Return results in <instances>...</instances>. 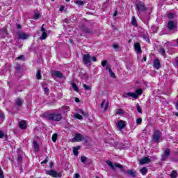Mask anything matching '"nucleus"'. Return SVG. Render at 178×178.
<instances>
[{
    "label": "nucleus",
    "instance_id": "obj_48",
    "mask_svg": "<svg viewBox=\"0 0 178 178\" xmlns=\"http://www.w3.org/2000/svg\"><path fill=\"white\" fill-rule=\"evenodd\" d=\"M0 118L2 120L5 119V114H3V113L1 110H0Z\"/></svg>",
    "mask_w": 178,
    "mask_h": 178
},
{
    "label": "nucleus",
    "instance_id": "obj_62",
    "mask_svg": "<svg viewBox=\"0 0 178 178\" xmlns=\"http://www.w3.org/2000/svg\"><path fill=\"white\" fill-rule=\"evenodd\" d=\"M74 177H75V178H80V174L76 173V174L74 175Z\"/></svg>",
    "mask_w": 178,
    "mask_h": 178
},
{
    "label": "nucleus",
    "instance_id": "obj_4",
    "mask_svg": "<svg viewBox=\"0 0 178 178\" xmlns=\"http://www.w3.org/2000/svg\"><path fill=\"white\" fill-rule=\"evenodd\" d=\"M143 94V90L142 89H137L135 91V93L133 92H127V95L129 97H131L132 98H135V99H137L138 98L139 95H141Z\"/></svg>",
    "mask_w": 178,
    "mask_h": 178
},
{
    "label": "nucleus",
    "instance_id": "obj_5",
    "mask_svg": "<svg viewBox=\"0 0 178 178\" xmlns=\"http://www.w3.org/2000/svg\"><path fill=\"white\" fill-rule=\"evenodd\" d=\"M46 175H48L49 176H52V177H62V172H57L54 170L46 171Z\"/></svg>",
    "mask_w": 178,
    "mask_h": 178
},
{
    "label": "nucleus",
    "instance_id": "obj_44",
    "mask_svg": "<svg viewBox=\"0 0 178 178\" xmlns=\"http://www.w3.org/2000/svg\"><path fill=\"white\" fill-rule=\"evenodd\" d=\"M76 119H79V120H82L83 116L79 113L75 114Z\"/></svg>",
    "mask_w": 178,
    "mask_h": 178
},
{
    "label": "nucleus",
    "instance_id": "obj_34",
    "mask_svg": "<svg viewBox=\"0 0 178 178\" xmlns=\"http://www.w3.org/2000/svg\"><path fill=\"white\" fill-rule=\"evenodd\" d=\"M36 79L38 80H41V70H38L36 72Z\"/></svg>",
    "mask_w": 178,
    "mask_h": 178
},
{
    "label": "nucleus",
    "instance_id": "obj_1",
    "mask_svg": "<svg viewBox=\"0 0 178 178\" xmlns=\"http://www.w3.org/2000/svg\"><path fill=\"white\" fill-rule=\"evenodd\" d=\"M43 118L46 119V120H50V122H60L63 117L62 113L47 111L43 114Z\"/></svg>",
    "mask_w": 178,
    "mask_h": 178
},
{
    "label": "nucleus",
    "instance_id": "obj_56",
    "mask_svg": "<svg viewBox=\"0 0 178 178\" xmlns=\"http://www.w3.org/2000/svg\"><path fill=\"white\" fill-rule=\"evenodd\" d=\"M41 31L42 33L47 32V31L45 30V28H44V24L42 25Z\"/></svg>",
    "mask_w": 178,
    "mask_h": 178
},
{
    "label": "nucleus",
    "instance_id": "obj_47",
    "mask_svg": "<svg viewBox=\"0 0 178 178\" xmlns=\"http://www.w3.org/2000/svg\"><path fill=\"white\" fill-rule=\"evenodd\" d=\"M0 178H5V176L3 175V171L2 170V168L0 167Z\"/></svg>",
    "mask_w": 178,
    "mask_h": 178
},
{
    "label": "nucleus",
    "instance_id": "obj_58",
    "mask_svg": "<svg viewBox=\"0 0 178 178\" xmlns=\"http://www.w3.org/2000/svg\"><path fill=\"white\" fill-rule=\"evenodd\" d=\"M3 136H5L3 132H2V131H0V138H3Z\"/></svg>",
    "mask_w": 178,
    "mask_h": 178
},
{
    "label": "nucleus",
    "instance_id": "obj_6",
    "mask_svg": "<svg viewBox=\"0 0 178 178\" xmlns=\"http://www.w3.org/2000/svg\"><path fill=\"white\" fill-rule=\"evenodd\" d=\"M91 58V56L90 54H84L83 56V62L84 65H87L88 66L91 65V60H90Z\"/></svg>",
    "mask_w": 178,
    "mask_h": 178
},
{
    "label": "nucleus",
    "instance_id": "obj_24",
    "mask_svg": "<svg viewBox=\"0 0 178 178\" xmlns=\"http://www.w3.org/2000/svg\"><path fill=\"white\" fill-rule=\"evenodd\" d=\"M82 30L84 33H87V34H92V31L88 28L83 27Z\"/></svg>",
    "mask_w": 178,
    "mask_h": 178
},
{
    "label": "nucleus",
    "instance_id": "obj_59",
    "mask_svg": "<svg viewBox=\"0 0 178 178\" xmlns=\"http://www.w3.org/2000/svg\"><path fill=\"white\" fill-rule=\"evenodd\" d=\"M16 26H17V29H18V30L22 29V25H20V24H17Z\"/></svg>",
    "mask_w": 178,
    "mask_h": 178
},
{
    "label": "nucleus",
    "instance_id": "obj_16",
    "mask_svg": "<svg viewBox=\"0 0 178 178\" xmlns=\"http://www.w3.org/2000/svg\"><path fill=\"white\" fill-rule=\"evenodd\" d=\"M153 66L154 69H159V67H161V61L158 59H155L154 60Z\"/></svg>",
    "mask_w": 178,
    "mask_h": 178
},
{
    "label": "nucleus",
    "instance_id": "obj_12",
    "mask_svg": "<svg viewBox=\"0 0 178 178\" xmlns=\"http://www.w3.org/2000/svg\"><path fill=\"white\" fill-rule=\"evenodd\" d=\"M117 127L120 130H123L126 127V123L123 120H120L117 123Z\"/></svg>",
    "mask_w": 178,
    "mask_h": 178
},
{
    "label": "nucleus",
    "instance_id": "obj_10",
    "mask_svg": "<svg viewBox=\"0 0 178 178\" xmlns=\"http://www.w3.org/2000/svg\"><path fill=\"white\" fill-rule=\"evenodd\" d=\"M19 40H27L30 35L26 33H17Z\"/></svg>",
    "mask_w": 178,
    "mask_h": 178
},
{
    "label": "nucleus",
    "instance_id": "obj_7",
    "mask_svg": "<svg viewBox=\"0 0 178 178\" xmlns=\"http://www.w3.org/2000/svg\"><path fill=\"white\" fill-rule=\"evenodd\" d=\"M177 27V25L176 24V22L172 20L168 21L167 29H168L169 31H173V30H175Z\"/></svg>",
    "mask_w": 178,
    "mask_h": 178
},
{
    "label": "nucleus",
    "instance_id": "obj_61",
    "mask_svg": "<svg viewBox=\"0 0 178 178\" xmlns=\"http://www.w3.org/2000/svg\"><path fill=\"white\" fill-rule=\"evenodd\" d=\"M80 113H81V115H83L84 116H87V114H86V112H84L82 110H81Z\"/></svg>",
    "mask_w": 178,
    "mask_h": 178
},
{
    "label": "nucleus",
    "instance_id": "obj_2",
    "mask_svg": "<svg viewBox=\"0 0 178 178\" xmlns=\"http://www.w3.org/2000/svg\"><path fill=\"white\" fill-rule=\"evenodd\" d=\"M162 138V132L158 129L155 130L152 135V140L154 143H159Z\"/></svg>",
    "mask_w": 178,
    "mask_h": 178
},
{
    "label": "nucleus",
    "instance_id": "obj_27",
    "mask_svg": "<svg viewBox=\"0 0 178 178\" xmlns=\"http://www.w3.org/2000/svg\"><path fill=\"white\" fill-rule=\"evenodd\" d=\"M74 3H76V5H78V6H84V1L81 0H75Z\"/></svg>",
    "mask_w": 178,
    "mask_h": 178
},
{
    "label": "nucleus",
    "instance_id": "obj_23",
    "mask_svg": "<svg viewBox=\"0 0 178 178\" xmlns=\"http://www.w3.org/2000/svg\"><path fill=\"white\" fill-rule=\"evenodd\" d=\"M33 147H34L35 151H36V152H38V151H40V145L35 140L33 141Z\"/></svg>",
    "mask_w": 178,
    "mask_h": 178
},
{
    "label": "nucleus",
    "instance_id": "obj_30",
    "mask_svg": "<svg viewBox=\"0 0 178 178\" xmlns=\"http://www.w3.org/2000/svg\"><path fill=\"white\" fill-rule=\"evenodd\" d=\"M47 37H48L47 32H42L41 36L40 37V40H47Z\"/></svg>",
    "mask_w": 178,
    "mask_h": 178
},
{
    "label": "nucleus",
    "instance_id": "obj_25",
    "mask_svg": "<svg viewBox=\"0 0 178 178\" xmlns=\"http://www.w3.org/2000/svg\"><path fill=\"white\" fill-rule=\"evenodd\" d=\"M141 174L144 176V175H147L148 173V168L147 167H143L140 169Z\"/></svg>",
    "mask_w": 178,
    "mask_h": 178
},
{
    "label": "nucleus",
    "instance_id": "obj_64",
    "mask_svg": "<svg viewBox=\"0 0 178 178\" xmlns=\"http://www.w3.org/2000/svg\"><path fill=\"white\" fill-rule=\"evenodd\" d=\"M24 58V55H21L19 57H17V59L21 60V59H23Z\"/></svg>",
    "mask_w": 178,
    "mask_h": 178
},
{
    "label": "nucleus",
    "instance_id": "obj_36",
    "mask_svg": "<svg viewBox=\"0 0 178 178\" xmlns=\"http://www.w3.org/2000/svg\"><path fill=\"white\" fill-rule=\"evenodd\" d=\"M115 168H119V169H121V170H122L123 172H124V168H123V165L118 163H115Z\"/></svg>",
    "mask_w": 178,
    "mask_h": 178
},
{
    "label": "nucleus",
    "instance_id": "obj_28",
    "mask_svg": "<svg viewBox=\"0 0 178 178\" xmlns=\"http://www.w3.org/2000/svg\"><path fill=\"white\" fill-rule=\"evenodd\" d=\"M110 145L115 147V145H118V142L115 141V139H111L107 142Z\"/></svg>",
    "mask_w": 178,
    "mask_h": 178
},
{
    "label": "nucleus",
    "instance_id": "obj_60",
    "mask_svg": "<svg viewBox=\"0 0 178 178\" xmlns=\"http://www.w3.org/2000/svg\"><path fill=\"white\" fill-rule=\"evenodd\" d=\"M63 10H65V6H61L60 8V11L63 12Z\"/></svg>",
    "mask_w": 178,
    "mask_h": 178
},
{
    "label": "nucleus",
    "instance_id": "obj_50",
    "mask_svg": "<svg viewBox=\"0 0 178 178\" xmlns=\"http://www.w3.org/2000/svg\"><path fill=\"white\" fill-rule=\"evenodd\" d=\"M106 63H108V61L106 60H104L102 61V66L105 67L106 66Z\"/></svg>",
    "mask_w": 178,
    "mask_h": 178
},
{
    "label": "nucleus",
    "instance_id": "obj_57",
    "mask_svg": "<svg viewBox=\"0 0 178 178\" xmlns=\"http://www.w3.org/2000/svg\"><path fill=\"white\" fill-rule=\"evenodd\" d=\"M106 70H108V72H109L110 70H112V69L111 68V65H106Z\"/></svg>",
    "mask_w": 178,
    "mask_h": 178
},
{
    "label": "nucleus",
    "instance_id": "obj_15",
    "mask_svg": "<svg viewBox=\"0 0 178 178\" xmlns=\"http://www.w3.org/2000/svg\"><path fill=\"white\" fill-rule=\"evenodd\" d=\"M51 74L55 77H58V79H62V77H63V74L59 71H54L51 72Z\"/></svg>",
    "mask_w": 178,
    "mask_h": 178
},
{
    "label": "nucleus",
    "instance_id": "obj_45",
    "mask_svg": "<svg viewBox=\"0 0 178 178\" xmlns=\"http://www.w3.org/2000/svg\"><path fill=\"white\" fill-rule=\"evenodd\" d=\"M83 88H85V90H88V91H90V90H91V87L87 86L86 84H83Z\"/></svg>",
    "mask_w": 178,
    "mask_h": 178
},
{
    "label": "nucleus",
    "instance_id": "obj_26",
    "mask_svg": "<svg viewBox=\"0 0 178 178\" xmlns=\"http://www.w3.org/2000/svg\"><path fill=\"white\" fill-rule=\"evenodd\" d=\"M15 104L17 106H22V104H23V101H22V99L17 98L15 99Z\"/></svg>",
    "mask_w": 178,
    "mask_h": 178
},
{
    "label": "nucleus",
    "instance_id": "obj_35",
    "mask_svg": "<svg viewBox=\"0 0 178 178\" xmlns=\"http://www.w3.org/2000/svg\"><path fill=\"white\" fill-rule=\"evenodd\" d=\"M51 140L53 143H56V140H58V134H54L51 137Z\"/></svg>",
    "mask_w": 178,
    "mask_h": 178
},
{
    "label": "nucleus",
    "instance_id": "obj_22",
    "mask_svg": "<svg viewBox=\"0 0 178 178\" xmlns=\"http://www.w3.org/2000/svg\"><path fill=\"white\" fill-rule=\"evenodd\" d=\"M80 148H81L80 146H76L75 147H73L74 155H75L76 156L79 155V149H80Z\"/></svg>",
    "mask_w": 178,
    "mask_h": 178
},
{
    "label": "nucleus",
    "instance_id": "obj_19",
    "mask_svg": "<svg viewBox=\"0 0 178 178\" xmlns=\"http://www.w3.org/2000/svg\"><path fill=\"white\" fill-rule=\"evenodd\" d=\"M131 24L134 27H138V24L137 23V19H136L135 16L131 17Z\"/></svg>",
    "mask_w": 178,
    "mask_h": 178
},
{
    "label": "nucleus",
    "instance_id": "obj_31",
    "mask_svg": "<svg viewBox=\"0 0 178 178\" xmlns=\"http://www.w3.org/2000/svg\"><path fill=\"white\" fill-rule=\"evenodd\" d=\"M159 52V54H161V55H162L163 56H166V52H165V48L161 47Z\"/></svg>",
    "mask_w": 178,
    "mask_h": 178
},
{
    "label": "nucleus",
    "instance_id": "obj_8",
    "mask_svg": "<svg viewBox=\"0 0 178 178\" xmlns=\"http://www.w3.org/2000/svg\"><path fill=\"white\" fill-rule=\"evenodd\" d=\"M170 156V149H165L164 150L163 154L161 156V161H165Z\"/></svg>",
    "mask_w": 178,
    "mask_h": 178
},
{
    "label": "nucleus",
    "instance_id": "obj_53",
    "mask_svg": "<svg viewBox=\"0 0 178 178\" xmlns=\"http://www.w3.org/2000/svg\"><path fill=\"white\" fill-rule=\"evenodd\" d=\"M48 163V156L45 158V159L41 162V164L43 165V163Z\"/></svg>",
    "mask_w": 178,
    "mask_h": 178
},
{
    "label": "nucleus",
    "instance_id": "obj_49",
    "mask_svg": "<svg viewBox=\"0 0 178 178\" xmlns=\"http://www.w3.org/2000/svg\"><path fill=\"white\" fill-rule=\"evenodd\" d=\"M175 60V63H174V66L175 67H177V66H178V57H176Z\"/></svg>",
    "mask_w": 178,
    "mask_h": 178
},
{
    "label": "nucleus",
    "instance_id": "obj_20",
    "mask_svg": "<svg viewBox=\"0 0 178 178\" xmlns=\"http://www.w3.org/2000/svg\"><path fill=\"white\" fill-rule=\"evenodd\" d=\"M142 37L145 41H147V42H149V35H148V33H145L142 35Z\"/></svg>",
    "mask_w": 178,
    "mask_h": 178
},
{
    "label": "nucleus",
    "instance_id": "obj_39",
    "mask_svg": "<svg viewBox=\"0 0 178 178\" xmlns=\"http://www.w3.org/2000/svg\"><path fill=\"white\" fill-rule=\"evenodd\" d=\"M167 17L170 19H175V14L169 13L168 14H167Z\"/></svg>",
    "mask_w": 178,
    "mask_h": 178
},
{
    "label": "nucleus",
    "instance_id": "obj_37",
    "mask_svg": "<svg viewBox=\"0 0 178 178\" xmlns=\"http://www.w3.org/2000/svg\"><path fill=\"white\" fill-rule=\"evenodd\" d=\"M152 30L153 33H158V30H159V27H158L156 26H152Z\"/></svg>",
    "mask_w": 178,
    "mask_h": 178
},
{
    "label": "nucleus",
    "instance_id": "obj_42",
    "mask_svg": "<svg viewBox=\"0 0 178 178\" xmlns=\"http://www.w3.org/2000/svg\"><path fill=\"white\" fill-rule=\"evenodd\" d=\"M136 109L138 112V113H143V110H141V107H140V104H136Z\"/></svg>",
    "mask_w": 178,
    "mask_h": 178
},
{
    "label": "nucleus",
    "instance_id": "obj_18",
    "mask_svg": "<svg viewBox=\"0 0 178 178\" xmlns=\"http://www.w3.org/2000/svg\"><path fill=\"white\" fill-rule=\"evenodd\" d=\"M104 105H105L104 110L106 111V109H108V106H109V103L106 102L105 99H104L101 103V108H104Z\"/></svg>",
    "mask_w": 178,
    "mask_h": 178
},
{
    "label": "nucleus",
    "instance_id": "obj_54",
    "mask_svg": "<svg viewBox=\"0 0 178 178\" xmlns=\"http://www.w3.org/2000/svg\"><path fill=\"white\" fill-rule=\"evenodd\" d=\"M22 160H23V158L22 157V156L19 155L17 157V161L22 162Z\"/></svg>",
    "mask_w": 178,
    "mask_h": 178
},
{
    "label": "nucleus",
    "instance_id": "obj_32",
    "mask_svg": "<svg viewBox=\"0 0 178 178\" xmlns=\"http://www.w3.org/2000/svg\"><path fill=\"white\" fill-rule=\"evenodd\" d=\"M171 178H176L177 177V172H176V170H173L170 175Z\"/></svg>",
    "mask_w": 178,
    "mask_h": 178
},
{
    "label": "nucleus",
    "instance_id": "obj_52",
    "mask_svg": "<svg viewBox=\"0 0 178 178\" xmlns=\"http://www.w3.org/2000/svg\"><path fill=\"white\" fill-rule=\"evenodd\" d=\"M143 122V120L141 119V118H138L137 120H136V123L138 124H141V122Z\"/></svg>",
    "mask_w": 178,
    "mask_h": 178
},
{
    "label": "nucleus",
    "instance_id": "obj_13",
    "mask_svg": "<svg viewBox=\"0 0 178 178\" xmlns=\"http://www.w3.org/2000/svg\"><path fill=\"white\" fill-rule=\"evenodd\" d=\"M134 47L135 48V51L136 54H141V47L140 46V43L138 42L134 43Z\"/></svg>",
    "mask_w": 178,
    "mask_h": 178
},
{
    "label": "nucleus",
    "instance_id": "obj_21",
    "mask_svg": "<svg viewBox=\"0 0 178 178\" xmlns=\"http://www.w3.org/2000/svg\"><path fill=\"white\" fill-rule=\"evenodd\" d=\"M126 175H129V176H132V177H136V172L133 171V170H127L126 171Z\"/></svg>",
    "mask_w": 178,
    "mask_h": 178
},
{
    "label": "nucleus",
    "instance_id": "obj_14",
    "mask_svg": "<svg viewBox=\"0 0 178 178\" xmlns=\"http://www.w3.org/2000/svg\"><path fill=\"white\" fill-rule=\"evenodd\" d=\"M151 163V159L148 157H145L140 160V165H145V163Z\"/></svg>",
    "mask_w": 178,
    "mask_h": 178
},
{
    "label": "nucleus",
    "instance_id": "obj_29",
    "mask_svg": "<svg viewBox=\"0 0 178 178\" xmlns=\"http://www.w3.org/2000/svg\"><path fill=\"white\" fill-rule=\"evenodd\" d=\"M107 165H108V166H110L111 169H113V170H115V165H113V163H112V161L108 160L106 161Z\"/></svg>",
    "mask_w": 178,
    "mask_h": 178
},
{
    "label": "nucleus",
    "instance_id": "obj_3",
    "mask_svg": "<svg viewBox=\"0 0 178 178\" xmlns=\"http://www.w3.org/2000/svg\"><path fill=\"white\" fill-rule=\"evenodd\" d=\"M137 12H145L147 10V8L145 7V4L143 1H137L136 3Z\"/></svg>",
    "mask_w": 178,
    "mask_h": 178
},
{
    "label": "nucleus",
    "instance_id": "obj_33",
    "mask_svg": "<svg viewBox=\"0 0 178 178\" xmlns=\"http://www.w3.org/2000/svg\"><path fill=\"white\" fill-rule=\"evenodd\" d=\"M72 87L74 91H76V92H79V87L77 86V85L76 83H72Z\"/></svg>",
    "mask_w": 178,
    "mask_h": 178
},
{
    "label": "nucleus",
    "instance_id": "obj_41",
    "mask_svg": "<svg viewBox=\"0 0 178 178\" xmlns=\"http://www.w3.org/2000/svg\"><path fill=\"white\" fill-rule=\"evenodd\" d=\"M62 109H63L64 112H69V111H70V108H69V106H64L62 107Z\"/></svg>",
    "mask_w": 178,
    "mask_h": 178
},
{
    "label": "nucleus",
    "instance_id": "obj_46",
    "mask_svg": "<svg viewBox=\"0 0 178 178\" xmlns=\"http://www.w3.org/2000/svg\"><path fill=\"white\" fill-rule=\"evenodd\" d=\"M38 19H40V13H35L33 16L34 20H37Z\"/></svg>",
    "mask_w": 178,
    "mask_h": 178
},
{
    "label": "nucleus",
    "instance_id": "obj_17",
    "mask_svg": "<svg viewBox=\"0 0 178 178\" xmlns=\"http://www.w3.org/2000/svg\"><path fill=\"white\" fill-rule=\"evenodd\" d=\"M19 126L22 130L27 129V124L25 120H21L19 123Z\"/></svg>",
    "mask_w": 178,
    "mask_h": 178
},
{
    "label": "nucleus",
    "instance_id": "obj_63",
    "mask_svg": "<svg viewBox=\"0 0 178 178\" xmlns=\"http://www.w3.org/2000/svg\"><path fill=\"white\" fill-rule=\"evenodd\" d=\"M128 97H129V95H127V93L122 95V98H127Z\"/></svg>",
    "mask_w": 178,
    "mask_h": 178
},
{
    "label": "nucleus",
    "instance_id": "obj_9",
    "mask_svg": "<svg viewBox=\"0 0 178 178\" xmlns=\"http://www.w3.org/2000/svg\"><path fill=\"white\" fill-rule=\"evenodd\" d=\"M84 140V137L81 134H76L75 136L72 138L73 143H78L80 141H83Z\"/></svg>",
    "mask_w": 178,
    "mask_h": 178
},
{
    "label": "nucleus",
    "instance_id": "obj_38",
    "mask_svg": "<svg viewBox=\"0 0 178 178\" xmlns=\"http://www.w3.org/2000/svg\"><path fill=\"white\" fill-rule=\"evenodd\" d=\"M108 73L111 77H112V79H116V74H115V73L113 72V71H112V70H110V71H108Z\"/></svg>",
    "mask_w": 178,
    "mask_h": 178
},
{
    "label": "nucleus",
    "instance_id": "obj_51",
    "mask_svg": "<svg viewBox=\"0 0 178 178\" xmlns=\"http://www.w3.org/2000/svg\"><path fill=\"white\" fill-rule=\"evenodd\" d=\"M15 69L17 72H19L20 69H22V67L20 66V65H17Z\"/></svg>",
    "mask_w": 178,
    "mask_h": 178
},
{
    "label": "nucleus",
    "instance_id": "obj_40",
    "mask_svg": "<svg viewBox=\"0 0 178 178\" xmlns=\"http://www.w3.org/2000/svg\"><path fill=\"white\" fill-rule=\"evenodd\" d=\"M81 161L82 163H86V162H87V157H86V156H81Z\"/></svg>",
    "mask_w": 178,
    "mask_h": 178
},
{
    "label": "nucleus",
    "instance_id": "obj_43",
    "mask_svg": "<svg viewBox=\"0 0 178 178\" xmlns=\"http://www.w3.org/2000/svg\"><path fill=\"white\" fill-rule=\"evenodd\" d=\"M116 115H123V110L121 108L116 110L115 111Z\"/></svg>",
    "mask_w": 178,
    "mask_h": 178
},
{
    "label": "nucleus",
    "instance_id": "obj_55",
    "mask_svg": "<svg viewBox=\"0 0 178 178\" xmlns=\"http://www.w3.org/2000/svg\"><path fill=\"white\" fill-rule=\"evenodd\" d=\"M113 48H114V49H118L119 45L117 44H114L113 45Z\"/></svg>",
    "mask_w": 178,
    "mask_h": 178
},
{
    "label": "nucleus",
    "instance_id": "obj_11",
    "mask_svg": "<svg viewBox=\"0 0 178 178\" xmlns=\"http://www.w3.org/2000/svg\"><path fill=\"white\" fill-rule=\"evenodd\" d=\"M149 19H151L149 14L144 15L142 17V22H143V23H145V24H148V23H149Z\"/></svg>",
    "mask_w": 178,
    "mask_h": 178
}]
</instances>
